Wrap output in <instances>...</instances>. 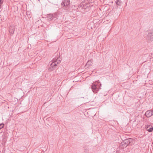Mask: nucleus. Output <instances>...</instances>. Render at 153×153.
Instances as JSON below:
<instances>
[{"label":"nucleus","mask_w":153,"mask_h":153,"mask_svg":"<svg viewBox=\"0 0 153 153\" xmlns=\"http://www.w3.org/2000/svg\"><path fill=\"white\" fill-rule=\"evenodd\" d=\"M47 19L49 21L52 20H55V17L52 14H50L47 17Z\"/></svg>","instance_id":"obj_9"},{"label":"nucleus","mask_w":153,"mask_h":153,"mask_svg":"<svg viewBox=\"0 0 153 153\" xmlns=\"http://www.w3.org/2000/svg\"><path fill=\"white\" fill-rule=\"evenodd\" d=\"M92 63V60H89L87 63L86 66L87 67L88 65V66H91Z\"/></svg>","instance_id":"obj_11"},{"label":"nucleus","mask_w":153,"mask_h":153,"mask_svg":"<svg viewBox=\"0 0 153 153\" xmlns=\"http://www.w3.org/2000/svg\"><path fill=\"white\" fill-rule=\"evenodd\" d=\"M70 4V1L69 0H64L61 3L62 6H68Z\"/></svg>","instance_id":"obj_6"},{"label":"nucleus","mask_w":153,"mask_h":153,"mask_svg":"<svg viewBox=\"0 0 153 153\" xmlns=\"http://www.w3.org/2000/svg\"><path fill=\"white\" fill-rule=\"evenodd\" d=\"M147 40L149 42L153 40V32H150L148 33L147 36Z\"/></svg>","instance_id":"obj_4"},{"label":"nucleus","mask_w":153,"mask_h":153,"mask_svg":"<svg viewBox=\"0 0 153 153\" xmlns=\"http://www.w3.org/2000/svg\"><path fill=\"white\" fill-rule=\"evenodd\" d=\"M145 114L147 117H149L153 115V110H149L147 111Z\"/></svg>","instance_id":"obj_5"},{"label":"nucleus","mask_w":153,"mask_h":153,"mask_svg":"<svg viewBox=\"0 0 153 153\" xmlns=\"http://www.w3.org/2000/svg\"><path fill=\"white\" fill-rule=\"evenodd\" d=\"M89 7H90V6H89V4H87L85 5H84L83 6V7L84 9H86L87 8H88L89 9Z\"/></svg>","instance_id":"obj_13"},{"label":"nucleus","mask_w":153,"mask_h":153,"mask_svg":"<svg viewBox=\"0 0 153 153\" xmlns=\"http://www.w3.org/2000/svg\"><path fill=\"white\" fill-rule=\"evenodd\" d=\"M61 60V59L59 56L56 59H54L53 62H52L50 66L49 69V71H51L54 70L56 68L57 65L60 63Z\"/></svg>","instance_id":"obj_1"},{"label":"nucleus","mask_w":153,"mask_h":153,"mask_svg":"<svg viewBox=\"0 0 153 153\" xmlns=\"http://www.w3.org/2000/svg\"><path fill=\"white\" fill-rule=\"evenodd\" d=\"M116 3L117 6H120L122 4V1L120 0H116Z\"/></svg>","instance_id":"obj_12"},{"label":"nucleus","mask_w":153,"mask_h":153,"mask_svg":"<svg viewBox=\"0 0 153 153\" xmlns=\"http://www.w3.org/2000/svg\"><path fill=\"white\" fill-rule=\"evenodd\" d=\"M4 126V124L3 123L0 124V129L3 128Z\"/></svg>","instance_id":"obj_14"},{"label":"nucleus","mask_w":153,"mask_h":153,"mask_svg":"<svg viewBox=\"0 0 153 153\" xmlns=\"http://www.w3.org/2000/svg\"><path fill=\"white\" fill-rule=\"evenodd\" d=\"M3 2V0H0V6H1Z\"/></svg>","instance_id":"obj_15"},{"label":"nucleus","mask_w":153,"mask_h":153,"mask_svg":"<svg viewBox=\"0 0 153 153\" xmlns=\"http://www.w3.org/2000/svg\"><path fill=\"white\" fill-rule=\"evenodd\" d=\"M145 128L147 131L149 132H151L153 130V127L149 125H146Z\"/></svg>","instance_id":"obj_7"},{"label":"nucleus","mask_w":153,"mask_h":153,"mask_svg":"<svg viewBox=\"0 0 153 153\" xmlns=\"http://www.w3.org/2000/svg\"><path fill=\"white\" fill-rule=\"evenodd\" d=\"M133 143V140L132 139L129 138L125 139L121 143V145L123 146L121 147L123 148L126 147L128 145H131Z\"/></svg>","instance_id":"obj_3"},{"label":"nucleus","mask_w":153,"mask_h":153,"mask_svg":"<svg viewBox=\"0 0 153 153\" xmlns=\"http://www.w3.org/2000/svg\"><path fill=\"white\" fill-rule=\"evenodd\" d=\"M15 30V27L13 26H10L9 29V31L10 35H12L14 33Z\"/></svg>","instance_id":"obj_8"},{"label":"nucleus","mask_w":153,"mask_h":153,"mask_svg":"<svg viewBox=\"0 0 153 153\" xmlns=\"http://www.w3.org/2000/svg\"><path fill=\"white\" fill-rule=\"evenodd\" d=\"M101 86V84L99 81V80L96 81L93 83L91 88L93 92L94 93H97L99 89H100Z\"/></svg>","instance_id":"obj_2"},{"label":"nucleus","mask_w":153,"mask_h":153,"mask_svg":"<svg viewBox=\"0 0 153 153\" xmlns=\"http://www.w3.org/2000/svg\"><path fill=\"white\" fill-rule=\"evenodd\" d=\"M84 152L85 153H88L89 152V147L88 146H85L84 147Z\"/></svg>","instance_id":"obj_10"}]
</instances>
